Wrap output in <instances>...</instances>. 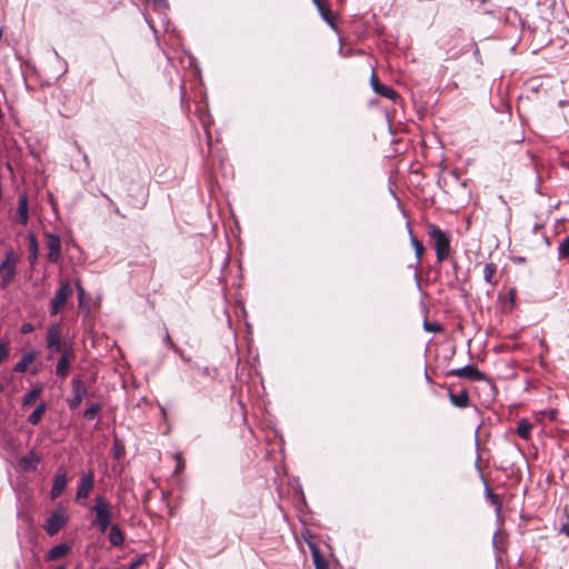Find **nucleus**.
<instances>
[{
	"mask_svg": "<svg viewBox=\"0 0 569 569\" xmlns=\"http://www.w3.org/2000/svg\"><path fill=\"white\" fill-rule=\"evenodd\" d=\"M90 511L94 516L91 521V526L99 532L104 533L108 528L113 525V507L103 495H98L94 497Z\"/></svg>",
	"mask_w": 569,
	"mask_h": 569,
	"instance_id": "1",
	"label": "nucleus"
},
{
	"mask_svg": "<svg viewBox=\"0 0 569 569\" xmlns=\"http://www.w3.org/2000/svg\"><path fill=\"white\" fill-rule=\"evenodd\" d=\"M428 236L433 240L437 261H445L450 254L449 237L443 230L433 223L428 224Z\"/></svg>",
	"mask_w": 569,
	"mask_h": 569,
	"instance_id": "2",
	"label": "nucleus"
},
{
	"mask_svg": "<svg viewBox=\"0 0 569 569\" xmlns=\"http://www.w3.org/2000/svg\"><path fill=\"white\" fill-rule=\"evenodd\" d=\"M72 295V288L68 280H61L54 297L50 301V315L56 316L64 307Z\"/></svg>",
	"mask_w": 569,
	"mask_h": 569,
	"instance_id": "3",
	"label": "nucleus"
},
{
	"mask_svg": "<svg viewBox=\"0 0 569 569\" xmlns=\"http://www.w3.org/2000/svg\"><path fill=\"white\" fill-rule=\"evenodd\" d=\"M17 257L13 251L6 253L3 261L0 263L1 287L7 288L13 280L16 274Z\"/></svg>",
	"mask_w": 569,
	"mask_h": 569,
	"instance_id": "4",
	"label": "nucleus"
},
{
	"mask_svg": "<svg viewBox=\"0 0 569 569\" xmlns=\"http://www.w3.org/2000/svg\"><path fill=\"white\" fill-rule=\"evenodd\" d=\"M94 487V475L91 470L82 473L79 480L78 489L76 492L74 500L78 503L84 505V501L89 498L91 490Z\"/></svg>",
	"mask_w": 569,
	"mask_h": 569,
	"instance_id": "5",
	"label": "nucleus"
},
{
	"mask_svg": "<svg viewBox=\"0 0 569 569\" xmlns=\"http://www.w3.org/2000/svg\"><path fill=\"white\" fill-rule=\"evenodd\" d=\"M68 522V516L62 509H56L46 520L43 529L49 536L57 535Z\"/></svg>",
	"mask_w": 569,
	"mask_h": 569,
	"instance_id": "6",
	"label": "nucleus"
},
{
	"mask_svg": "<svg viewBox=\"0 0 569 569\" xmlns=\"http://www.w3.org/2000/svg\"><path fill=\"white\" fill-rule=\"evenodd\" d=\"M62 333L61 326L59 323L50 325L46 333V348L51 353H58L62 349Z\"/></svg>",
	"mask_w": 569,
	"mask_h": 569,
	"instance_id": "7",
	"label": "nucleus"
},
{
	"mask_svg": "<svg viewBox=\"0 0 569 569\" xmlns=\"http://www.w3.org/2000/svg\"><path fill=\"white\" fill-rule=\"evenodd\" d=\"M72 397L67 400L71 410L77 409L87 395V387L81 378H73L71 381Z\"/></svg>",
	"mask_w": 569,
	"mask_h": 569,
	"instance_id": "8",
	"label": "nucleus"
},
{
	"mask_svg": "<svg viewBox=\"0 0 569 569\" xmlns=\"http://www.w3.org/2000/svg\"><path fill=\"white\" fill-rule=\"evenodd\" d=\"M447 376L466 378L472 381L486 380L485 372L480 371L476 366L468 365L462 368L451 369L447 372Z\"/></svg>",
	"mask_w": 569,
	"mask_h": 569,
	"instance_id": "9",
	"label": "nucleus"
},
{
	"mask_svg": "<svg viewBox=\"0 0 569 569\" xmlns=\"http://www.w3.org/2000/svg\"><path fill=\"white\" fill-rule=\"evenodd\" d=\"M48 260L57 263L61 258V238L57 233H46Z\"/></svg>",
	"mask_w": 569,
	"mask_h": 569,
	"instance_id": "10",
	"label": "nucleus"
},
{
	"mask_svg": "<svg viewBox=\"0 0 569 569\" xmlns=\"http://www.w3.org/2000/svg\"><path fill=\"white\" fill-rule=\"evenodd\" d=\"M68 483L67 472L63 469H59L54 476L52 488L50 491L51 499L59 498Z\"/></svg>",
	"mask_w": 569,
	"mask_h": 569,
	"instance_id": "11",
	"label": "nucleus"
},
{
	"mask_svg": "<svg viewBox=\"0 0 569 569\" xmlns=\"http://www.w3.org/2000/svg\"><path fill=\"white\" fill-rule=\"evenodd\" d=\"M315 6L318 9L319 14L321 18L332 28H335V20L336 16L332 12L330 4L326 0H312Z\"/></svg>",
	"mask_w": 569,
	"mask_h": 569,
	"instance_id": "12",
	"label": "nucleus"
},
{
	"mask_svg": "<svg viewBox=\"0 0 569 569\" xmlns=\"http://www.w3.org/2000/svg\"><path fill=\"white\" fill-rule=\"evenodd\" d=\"M39 463L40 458L34 451H29L27 455L19 459V467L27 472L36 471Z\"/></svg>",
	"mask_w": 569,
	"mask_h": 569,
	"instance_id": "13",
	"label": "nucleus"
},
{
	"mask_svg": "<svg viewBox=\"0 0 569 569\" xmlns=\"http://www.w3.org/2000/svg\"><path fill=\"white\" fill-rule=\"evenodd\" d=\"M38 357L37 350H31L26 352L22 358L14 365L13 371L18 373H23L27 371L28 366L31 365L36 358Z\"/></svg>",
	"mask_w": 569,
	"mask_h": 569,
	"instance_id": "14",
	"label": "nucleus"
},
{
	"mask_svg": "<svg viewBox=\"0 0 569 569\" xmlns=\"http://www.w3.org/2000/svg\"><path fill=\"white\" fill-rule=\"evenodd\" d=\"M108 539L112 547H121L124 543V535L119 525L113 523L109 528Z\"/></svg>",
	"mask_w": 569,
	"mask_h": 569,
	"instance_id": "15",
	"label": "nucleus"
},
{
	"mask_svg": "<svg viewBox=\"0 0 569 569\" xmlns=\"http://www.w3.org/2000/svg\"><path fill=\"white\" fill-rule=\"evenodd\" d=\"M449 400L452 406L458 408H467L470 405L468 391L461 390L459 393L449 392Z\"/></svg>",
	"mask_w": 569,
	"mask_h": 569,
	"instance_id": "16",
	"label": "nucleus"
},
{
	"mask_svg": "<svg viewBox=\"0 0 569 569\" xmlns=\"http://www.w3.org/2000/svg\"><path fill=\"white\" fill-rule=\"evenodd\" d=\"M70 546L67 545V543H59L57 546H53L47 553L46 556V559L48 561H53V560H58L62 557H64L66 555L69 553L70 551Z\"/></svg>",
	"mask_w": 569,
	"mask_h": 569,
	"instance_id": "17",
	"label": "nucleus"
},
{
	"mask_svg": "<svg viewBox=\"0 0 569 569\" xmlns=\"http://www.w3.org/2000/svg\"><path fill=\"white\" fill-rule=\"evenodd\" d=\"M18 217H19V223L22 226H26L29 220L28 214V198L27 194H21L18 200Z\"/></svg>",
	"mask_w": 569,
	"mask_h": 569,
	"instance_id": "18",
	"label": "nucleus"
},
{
	"mask_svg": "<svg viewBox=\"0 0 569 569\" xmlns=\"http://www.w3.org/2000/svg\"><path fill=\"white\" fill-rule=\"evenodd\" d=\"M409 234H410V242H411V246H412V248L415 250V254H416V269H418L421 264L422 256L425 253V247H423V243L412 234L411 230H409Z\"/></svg>",
	"mask_w": 569,
	"mask_h": 569,
	"instance_id": "19",
	"label": "nucleus"
},
{
	"mask_svg": "<svg viewBox=\"0 0 569 569\" xmlns=\"http://www.w3.org/2000/svg\"><path fill=\"white\" fill-rule=\"evenodd\" d=\"M497 264L493 262H488L483 267V279L490 286H496L498 283L497 274Z\"/></svg>",
	"mask_w": 569,
	"mask_h": 569,
	"instance_id": "20",
	"label": "nucleus"
},
{
	"mask_svg": "<svg viewBox=\"0 0 569 569\" xmlns=\"http://www.w3.org/2000/svg\"><path fill=\"white\" fill-rule=\"evenodd\" d=\"M486 498L495 507L496 515L499 518L501 516L502 502L500 497L495 493L488 485H486Z\"/></svg>",
	"mask_w": 569,
	"mask_h": 569,
	"instance_id": "21",
	"label": "nucleus"
},
{
	"mask_svg": "<svg viewBox=\"0 0 569 569\" xmlns=\"http://www.w3.org/2000/svg\"><path fill=\"white\" fill-rule=\"evenodd\" d=\"M28 239H29V261L31 264H34L38 259V254H39V244H38L34 233H32V232H30L28 234Z\"/></svg>",
	"mask_w": 569,
	"mask_h": 569,
	"instance_id": "22",
	"label": "nucleus"
},
{
	"mask_svg": "<svg viewBox=\"0 0 569 569\" xmlns=\"http://www.w3.org/2000/svg\"><path fill=\"white\" fill-rule=\"evenodd\" d=\"M70 367L71 361H69L67 358H60L56 366V375L61 379H66L69 375Z\"/></svg>",
	"mask_w": 569,
	"mask_h": 569,
	"instance_id": "23",
	"label": "nucleus"
},
{
	"mask_svg": "<svg viewBox=\"0 0 569 569\" xmlns=\"http://www.w3.org/2000/svg\"><path fill=\"white\" fill-rule=\"evenodd\" d=\"M46 409L47 406L44 402L39 403L37 408L29 415L28 422L32 426H37L40 422Z\"/></svg>",
	"mask_w": 569,
	"mask_h": 569,
	"instance_id": "24",
	"label": "nucleus"
},
{
	"mask_svg": "<svg viewBox=\"0 0 569 569\" xmlns=\"http://www.w3.org/2000/svg\"><path fill=\"white\" fill-rule=\"evenodd\" d=\"M531 429L532 425L528 420L522 419L519 421L516 432L520 438L528 440L530 438Z\"/></svg>",
	"mask_w": 569,
	"mask_h": 569,
	"instance_id": "25",
	"label": "nucleus"
},
{
	"mask_svg": "<svg viewBox=\"0 0 569 569\" xmlns=\"http://www.w3.org/2000/svg\"><path fill=\"white\" fill-rule=\"evenodd\" d=\"M312 560L316 569H328V562L317 548L311 549Z\"/></svg>",
	"mask_w": 569,
	"mask_h": 569,
	"instance_id": "26",
	"label": "nucleus"
},
{
	"mask_svg": "<svg viewBox=\"0 0 569 569\" xmlns=\"http://www.w3.org/2000/svg\"><path fill=\"white\" fill-rule=\"evenodd\" d=\"M375 92L381 97H385V98H388L390 100H396L397 98V92L396 90L390 87V86H386V84H380L379 87H377V90H375Z\"/></svg>",
	"mask_w": 569,
	"mask_h": 569,
	"instance_id": "27",
	"label": "nucleus"
},
{
	"mask_svg": "<svg viewBox=\"0 0 569 569\" xmlns=\"http://www.w3.org/2000/svg\"><path fill=\"white\" fill-rule=\"evenodd\" d=\"M41 392H42V387L41 386L34 387L32 390H30L29 392H27L23 396L22 405L23 406L31 405L40 396Z\"/></svg>",
	"mask_w": 569,
	"mask_h": 569,
	"instance_id": "28",
	"label": "nucleus"
},
{
	"mask_svg": "<svg viewBox=\"0 0 569 569\" xmlns=\"http://www.w3.org/2000/svg\"><path fill=\"white\" fill-rule=\"evenodd\" d=\"M558 254L560 259L569 258V237H566L559 243Z\"/></svg>",
	"mask_w": 569,
	"mask_h": 569,
	"instance_id": "29",
	"label": "nucleus"
},
{
	"mask_svg": "<svg viewBox=\"0 0 569 569\" xmlns=\"http://www.w3.org/2000/svg\"><path fill=\"white\" fill-rule=\"evenodd\" d=\"M101 410V406L99 403H92L89 408L86 409L83 416L86 419L93 420Z\"/></svg>",
	"mask_w": 569,
	"mask_h": 569,
	"instance_id": "30",
	"label": "nucleus"
},
{
	"mask_svg": "<svg viewBox=\"0 0 569 569\" xmlns=\"http://www.w3.org/2000/svg\"><path fill=\"white\" fill-rule=\"evenodd\" d=\"M60 352H62L60 358H67L71 362L73 361L76 355L71 343H64Z\"/></svg>",
	"mask_w": 569,
	"mask_h": 569,
	"instance_id": "31",
	"label": "nucleus"
},
{
	"mask_svg": "<svg viewBox=\"0 0 569 569\" xmlns=\"http://www.w3.org/2000/svg\"><path fill=\"white\" fill-rule=\"evenodd\" d=\"M423 328L426 331L435 333L441 332L443 330L442 326L438 322H429L427 320L423 322Z\"/></svg>",
	"mask_w": 569,
	"mask_h": 569,
	"instance_id": "32",
	"label": "nucleus"
},
{
	"mask_svg": "<svg viewBox=\"0 0 569 569\" xmlns=\"http://www.w3.org/2000/svg\"><path fill=\"white\" fill-rule=\"evenodd\" d=\"M559 532L569 537V515L565 513L563 520L560 525Z\"/></svg>",
	"mask_w": 569,
	"mask_h": 569,
	"instance_id": "33",
	"label": "nucleus"
},
{
	"mask_svg": "<svg viewBox=\"0 0 569 569\" xmlns=\"http://www.w3.org/2000/svg\"><path fill=\"white\" fill-rule=\"evenodd\" d=\"M9 355L8 347L4 342L0 341V365L7 359Z\"/></svg>",
	"mask_w": 569,
	"mask_h": 569,
	"instance_id": "34",
	"label": "nucleus"
},
{
	"mask_svg": "<svg viewBox=\"0 0 569 569\" xmlns=\"http://www.w3.org/2000/svg\"><path fill=\"white\" fill-rule=\"evenodd\" d=\"M33 330H34V327H33V325H32V323H30V322H24V323L21 326V328H20V332H21L22 335L30 333V332H32Z\"/></svg>",
	"mask_w": 569,
	"mask_h": 569,
	"instance_id": "35",
	"label": "nucleus"
},
{
	"mask_svg": "<svg viewBox=\"0 0 569 569\" xmlns=\"http://www.w3.org/2000/svg\"><path fill=\"white\" fill-rule=\"evenodd\" d=\"M370 84H371V88L373 91L377 90V87H379L381 84L376 72H372V74H371Z\"/></svg>",
	"mask_w": 569,
	"mask_h": 569,
	"instance_id": "36",
	"label": "nucleus"
},
{
	"mask_svg": "<svg viewBox=\"0 0 569 569\" xmlns=\"http://www.w3.org/2000/svg\"><path fill=\"white\" fill-rule=\"evenodd\" d=\"M164 342L168 343L172 349L176 348V346L172 342L171 337L167 330H166V335H164Z\"/></svg>",
	"mask_w": 569,
	"mask_h": 569,
	"instance_id": "37",
	"label": "nucleus"
},
{
	"mask_svg": "<svg viewBox=\"0 0 569 569\" xmlns=\"http://www.w3.org/2000/svg\"><path fill=\"white\" fill-rule=\"evenodd\" d=\"M154 3L161 6V7H167L168 6V2L167 0H152Z\"/></svg>",
	"mask_w": 569,
	"mask_h": 569,
	"instance_id": "38",
	"label": "nucleus"
},
{
	"mask_svg": "<svg viewBox=\"0 0 569 569\" xmlns=\"http://www.w3.org/2000/svg\"><path fill=\"white\" fill-rule=\"evenodd\" d=\"M77 287H78L79 298H80V300H81V299H82V297H83L84 290H83V288H82L79 283H78V286H77Z\"/></svg>",
	"mask_w": 569,
	"mask_h": 569,
	"instance_id": "39",
	"label": "nucleus"
}]
</instances>
